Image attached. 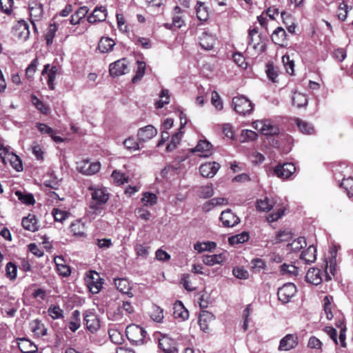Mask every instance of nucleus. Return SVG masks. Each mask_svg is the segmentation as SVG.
Listing matches in <instances>:
<instances>
[{
  "label": "nucleus",
  "mask_w": 353,
  "mask_h": 353,
  "mask_svg": "<svg viewBox=\"0 0 353 353\" xmlns=\"http://www.w3.org/2000/svg\"><path fill=\"white\" fill-rule=\"evenodd\" d=\"M21 224L24 229L27 230L34 232L38 229L37 219L32 215H28L23 218Z\"/></svg>",
  "instance_id": "58836bf2"
},
{
  "label": "nucleus",
  "mask_w": 353,
  "mask_h": 353,
  "mask_svg": "<svg viewBox=\"0 0 353 353\" xmlns=\"http://www.w3.org/2000/svg\"><path fill=\"white\" fill-rule=\"evenodd\" d=\"M70 232L74 236H85V226L80 221H76L70 225Z\"/></svg>",
  "instance_id": "a19ab883"
},
{
  "label": "nucleus",
  "mask_w": 353,
  "mask_h": 353,
  "mask_svg": "<svg viewBox=\"0 0 353 353\" xmlns=\"http://www.w3.org/2000/svg\"><path fill=\"white\" fill-rule=\"evenodd\" d=\"M281 272L282 274L295 276L298 274V268L292 264L283 263L281 266Z\"/></svg>",
  "instance_id": "4d7b16f0"
},
{
  "label": "nucleus",
  "mask_w": 353,
  "mask_h": 353,
  "mask_svg": "<svg viewBox=\"0 0 353 353\" xmlns=\"http://www.w3.org/2000/svg\"><path fill=\"white\" fill-rule=\"evenodd\" d=\"M125 334L130 343L134 345L144 344L147 337L145 329L135 324L129 325L126 327Z\"/></svg>",
  "instance_id": "f03ea898"
},
{
  "label": "nucleus",
  "mask_w": 353,
  "mask_h": 353,
  "mask_svg": "<svg viewBox=\"0 0 353 353\" xmlns=\"http://www.w3.org/2000/svg\"><path fill=\"white\" fill-rule=\"evenodd\" d=\"M30 329L34 335L38 337L43 336L47 334V328L41 321L35 319L30 323Z\"/></svg>",
  "instance_id": "2f4dec72"
},
{
  "label": "nucleus",
  "mask_w": 353,
  "mask_h": 353,
  "mask_svg": "<svg viewBox=\"0 0 353 353\" xmlns=\"http://www.w3.org/2000/svg\"><path fill=\"white\" fill-rule=\"evenodd\" d=\"M220 220L225 227H234L240 222V219L236 216L231 210L223 211L220 216Z\"/></svg>",
  "instance_id": "f3484780"
},
{
  "label": "nucleus",
  "mask_w": 353,
  "mask_h": 353,
  "mask_svg": "<svg viewBox=\"0 0 353 353\" xmlns=\"http://www.w3.org/2000/svg\"><path fill=\"white\" fill-rule=\"evenodd\" d=\"M198 196L202 199H208L214 194L212 185L201 186L198 190Z\"/></svg>",
  "instance_id": "3c124183"
},
{
  "label": "nucleus",
  "mask_w": 353,
  "mask_h": 353,
  "mask_svg": "<svg viewBox=\"0 0 353 353\" xmlns=\"http://www.w3.org/2000/svg\"><path fill=\"white\" fill-rule=\"evenodd\" d=\"M129 72V61L126 59H119L110 64L109 72L113 77L123 75Z\"/></svg>",
  "instance_id": "423d86ee"
},
{
  "label": "nucleus",
  "mask_w": 353,
  "mask_h": 353,
  "mask_svg": "<svg viewBox=\"0 0 353 353\" xmlns=\"http://www.w3.org/2000/svg\"><path fill=\"white\" fill-rule=\"evenodd\" d=\"M103 204L92 201L86 210V214L90 219H94L97 216L101 214L103 208Z\"/></svg>",
  "instance_id": "c756f323"
},
{
  "label": "nucleus",
  "mask_w": 353,
  "mask_h": 353,
  "mask_svg": "<svg viewBox=\"0 0 353 353\" xmlns=\"http://www.w3.org/2000/svg\"><path fill=\"white\" fill-rule=\"evenodd\" d=\"M305 279L308 283L317 285L323 281L321 271L318 268H311L307 271Z\"/></svg>",
  "instance_id": "cd10ccee"
},
{
  "label": "nucleus",
  "mask_w": 353,
  "mask_h": 353,
  "mask_svg": "<svg viewBox=\"0 0 353 353\" xmlns=\"http://www.w3.org/2000/svg\"><path fill=\"white\" fill-rule=\"evenodd\" d=\"M292 103L297 108H302L307 105V97L301 92H295L292 96Z\"/></svg>",
  "instance_id": "a18cd8bd"
},
{
  "label": "nucleus",
  "mask_w": 353,
  "mask_h": 353,
  "mask_svg": "<svg viewBox=\"0 0 353 353\" xmlns=\"http://www.w3.org/2000/svg\"><path fill=\"white\" fill-rule=\"evenodd\" d=\"M83 321L86 328L91 332H96L100 327V321L97 314L92 310H86L83 313Z\"/></svg>",
  "instance_id": "9d476101"
},
{
  "label": "nucleus",
  "mask_w": 353,
  "mask_h": 353,
  "mask_svg": "<svg viewBox=\"0 0 353 353\" xmlns=\"http://www.w3.org/2000/svg\"><path fill=\"white\" fill-rule=\"evenodd\" d=\"M234 110L241 115L250 114L254 108L252 103L245 97H235L232 99Z\"/></svg>",
  "instance_id": "20e7f679"
},
{
  "label": "nucleus",
  "mask_w": 353,
  "mask_h": 353,
  "mask_svg": "<svg viewBox=\"0 0 353 353\" xmlns=\"http://www.w3.org/2000/svg\"><path fill=\"white\" fill-rule=\"evenodd\" d=\"M115 45V42L109 37H102L98 44V48L102 53L111 51Z\"/></svg>",
  "instance_id": "4c0bfd02"
},
{
  "label": "nucleus",
  "mask_w": 353,
  "mask_h": 353,
  "mask_svg": "<svg viewBox=\"0 0 353 353\" xmlns=\"http://www.w3.org/2000/svg\"><path fill=\"white\" fill-rule=\"evenodd\" d=\"M161 99L156 102L155 106L157 108H162L165 104L169 103V92L168 90L163 89L160 94Z\"/></svg>",
  "instance_id": "680f3d73"
},
{
  "label": "nucleus",
  "mask_w": 353,
  "mask_h": 353,
  "mask_svg": "<svg viewBox=\"0 0 353 353\" xmlns=\"http://www.w3.org/2000/svg\"><path fill=\"white\" fill-rule=\"evenodd\" d=\"M271 39L275 44L283 46V43L286 39V32L285 30L281 27H278L272 32Z\"/></svg>",
  "instance_id": "e433bc0d"
},
{
  "label": "nucleus",
  "mask_w": 353,
  "mask_h": 353,
  "mask_svg": "<svg viewBox=\"0 0 353 353\" xmlns=\"http://www.w3.org/2000/svg\"><path fill=\"white\" fill-rule=\"evenodd\" d=\"M266 74L270 80L272 82H276L278 77V70L272 64L268 63L266 65Z\"/></svg>",
  "instance_id": "338daca9"
},
{
  "label": "nucleus",
  "mask_w": 353,
  "mask_h": 353,
  "mask_svg": "<svg viewBox=\"0 0 353 353\" xmlns=\"http://www.w3.org/2000/svg\"><path fill=\"white\" fill-rule=\"evenodd\" d=\"M215 37L206 32H203L199 37L200 46L206 50H212L215 44Z\"/></svg>",
  "instance_id": "bb28decb"
},
{
  "label": "nucleus",
  "mask_w": 353,
  "mask_h": 353,
  "mask_svg": "<svg viewBox=\"0 0 353 353\" xmlns=\"http://www.w3.org/2000/svg\"><path fill=\"white\" fill-rule=\"evenodd\" d=\"M159 346L164 353H177L176 342L166 335L159 339Z\"/></svg>",
  "instance_id": "6ab92c4d"
},
{
  "label": "nucleus",
  "mask_w": 353,
  "mask_h": 353,
  "mask_svg": "<svg viewBox=\"0 0 353 353\" xmlns=\"http://www.w3.org/2000/svg\"><path fill=\"white\" fill-rule=\"evenodd\" d=\"M157 134V130L152 125H148L141 128L137 132V138L139 143H145L154 137Z\"/></svg>",
  "instance_id": "2eb2a0df"
},
{
  "label": "nucleus",
  "mask_w": 353,
  "mask_h": 353,
  "mask_svg": "<svg viewBox=\"0 0 353 353\" xmlns=\"http://www.w3.org/2000/svg\"><path fill=\"white\" fill-rule=\"evenodd\" d=\"M28 9L30 12V21L34 29L36 30L35 21H40L43 17V5L36 0H31L28 2Z\"/></svg>",
  "instance_id": "6e6552de"
},
{
  "label": "nucleus",
  "mask_w": 353,
  "mask_h": 353,
  "mask_svg": "<svg viewBox=\"0 0 353 353\" xmlns=\"http://www.w3.org/2000/svg\"><path fill=\"white\" fill-rule=\"evenodd\" d=\"M182 10L179 6H175L172 11V23H166L164 26L168 29H172V27L179 28L184 25V20L181 14Z\"/></svg>",
  "instance_id": "412c9836"
},
{
  "label": "nucleus",
  "mask_w": 353,
  "mask_h": 353,
  "mask_svg": "<svg viewBox=\"0 0 353 353\" xmlns=\"http://www.w3.org/2000/svg\"><path fill=\"white\" fill-rule=\"evenodd\" d=\"M137 69L136 70V74L132 79L133 83H137L139 82L144 76L146 64L144 61H137Z\"/></svg>",
  "instance_id": "37998d69"
},
{
  "label": "nucleus",
  "mask_w": 353,
  "mask_h": 353,
  "mask_svg": "<svg viewBox=\"0 0 353 353\" xmlns=\"http://www.w3.org/2000/svg\"><path fill=\"white\" fill-rule=\"evenodd\" d=\"M306 245L307 243L305 238L299 237L294 239L292 243H288L287 246L290 251L296 252Z\"/></svg>",
  "instance_id": "79ce46f5"
},
{
  "label": "nucleus",
  "mask_w": 353,
  "mask_h": 353,
  "mask_svg": "<svg viewBox=\"0 0 353 353\" xmlns=\"http://www.w3.org/2000/svg\"><path fill=\"white\" fill-rule=\"evenodd\" d=\"M19 309V304L15 301H6L2 303L1 313L3 317L13 318Z\"/></svg>",
  "instance_id": "a211bd4d"
},
{
  "label": "nucleus",
  "mask_w": 353,
  "mask_h": 353,
  "mask_svg": "<svg viewBox=\"0 0 353 353\" xmlns=\"http://www.w3.org/2000/svg\"><path fill=\"white\" fill-rule=\"evenodd\" d=\"M339 171L343 176L340 186L345 190L349 197L353 196V176H351L352 168L343 163L339 165Z\"/></svg>",
  "instance_id": "7ed1b4c3"
},
{
  "label": "nucleus",
  "mask_w": 353,
  "mask_h": 353,
  "mask_svg": "<svg viewBox=\"0 0 353 353\" xmlns=\"http://www.w3.org/2000/svg\"><path fill=\"white\" fill-rule=\"evenodd\" d=\"M32 103L35 108L44 114H48L50 112V108L35 95L31 96Z\"/></svg>",
  "instance_id": "de8ad7c7"
},
{
  "label": "nucleus",
  "mask_w": 353,
  "mask_h": 353,
  "mask_svg": "<svg viewBox=\"0 0 353 353\" xmlns=\"http://www.w3.org/2000/svg\"><path fill=\"white\" fill-rule=\"evenodd\" d=\"M17 345L22 353H35L38 350L37 346L26 338L17 339Z\"/></svg>",
  "instance_id": "393cba45"
},
{
  "label": "nucleus",
  "mask_w": 353,
  "mask_h": 353,
  "mask_svg": "<svg viewBox=\"0 0 353 353\" xmlns=\"http://www.w3.org/2000/svg\"><path fill=\"white\" fill-rule=\"evenodd\" d=\"M296 124L300 131L304 134H311L314 131L313 127L304 121L296 119Z\"/></svg>",
  "instance_id": "bf43d9fd"
},
{
  "label": "nucleus",
  "mask_w": 353,
  "mask_h": 353,
  "mask_svg": "<svg viewBox=\"0 0 353 353\" xmlns=\"http://www.w3.org/2000/svg\"><path fill=\"white\" fill-rule=\"evenodd\" d=\"M48 313L53 319H59L63 317V311L59 305H52L48 309Z\"/></svg>",
  "instance_id": "13d9d810"
},
{
  "label": "nucleus",
  "mask_w": 353,
  "mask_h": 353,
  "mask_svg": "<svg viewBox=\"0 0 353 353\" xmlns=\"http://www.w3.org/2000/svg\"><path fill=\"white\" fill-rule=\"evenodd\" d=\"M87 285L92 294H97L103 285L102 279L97 272H90L86 279Z\"/></svg>",
  "instance_id": "4468645a"
},
{
  "label": "nucleus",
  "mask_w": 353,
  "mask_h": 353,
  "mask_svg": "<svg viewBox=\"0 0 353 353\" xmlns=\"http://www.w3.org/2000/svg\"><path fill=\"white\" fill-rule=\"evenodd\" d=\"M219 168V163L214 161L202 164L199 168V171L203 176L212 178L216 174Z\"/></svg>",
  "instance_id": "aec40b11"
},
{
  "label": "nucleus",
  "mask_w": 353,
  "mask_h": 353,
  "mask_svg": "<svg viewBox=\"0 0 353 353\" xmlns=\"http://www.w3.org/2000/svg\"><path fill=\"white\" fill-rule=\"evenodd\" d=\"M173 316L175 319L185 321L189 317L188 310L181 301H176L173 305Z\"/></svg>",
  "instance_id": "a878e982"
},
{
  "label": "nucleus",
  "mask_w": 353,
  "mask_h": 353,
  "mask_svg": "<svg viewBox=\"0 0 353 353\" xmlns=\"http://www.w3.org/2000/svg\"><path fill=\"white\" fill-rule=\"evenodd\" d=\"M88 190L91 191L92 201L104 205L108 201L109 194L105 188L90 185Z\"/></svg>",
  "instance_id": "9b49d317"
},
{
  "label": "nucleus",
  "mask_w": 353,
  "mask_h": 353,
  "mask_svg": "<svg viewBox=\"0 0 353 353\" xmlns=\"http://www.w3.org/2000/svg\"><path fill=\"white\" fill-rule=\"evenodd\" d=\"M216 246V243L213 241H206V242H196L194 245V248L198 251L199 253L203 252L204 251H210L214 249Z\"/></svg>",
  "instance_id": "c03bdc74"
},
{
  "label": "nucleus",
  "mask_w": 353,
  "mask_h": 353,
  "mask_svg": "<svg viewBox=\"0 0 353 353\" xmlns=\"http://www.w3.org/2000/svg\"><path fill=\"white\" fill-rule=\"evenodd\" d=\"M298 343L296 335L288 334L281 339L279 350L281 351L290 350L295 348Z\"/></svg>",
  "instance_id": "dca6fc26"
},
{
  "label": "nucleus",
  "mask_w": 353,
  "mask_h": 353,
  "mask_svg": "<svg viewBox=\"0 0 353 353\" xmlns=\"http://www.w3.org/2000/svg\"><path fill=\"white\" fill-rule=\"evenodd\" d=\"M212 144L206 140L199 141L194 151L200 152V157H208L211 154Z\"/></svg>",
  "instance_id": "7c9ffc66"
},
{
  "label": "nucleus",
  "mask_w": 353,
  "mask_h": 353,
  "mask_svg": "<svg viewBox=\"0 0 353 353\" xmlns=\"http://www.w3.org/2000/svg\"><path fill=\"white\" fill-rule=\"evenodd\" d=\"M182 134L183 132L180 131L172 135L170 142L166 147V150L168 152H171L176 148V145L179 143L181 139Z\"/></svg>",
  "instance_id": "5fc2aeb1"
},
{
  "label": "nucleus",
  "mask_w": 353,
  "mask_h": 353,
  "mask_svg": "<svg viewBox=\"0 0 353 353\" xmlns=\"http://www.w3.org/2000/svg\"><path fill=\"white\" fill-rule=\"evenodd\" d=\"M214 319V315L208 311H202L199 315V324L203 332L209 330V323Z\"/></svg>",
  "instance_id": "c85d7f7f"
},
{
  "label": "nucleus",
  "mask_w": 353,
  "mask_h": 353,
  "mask_svg": "<svg viewBox=\"0 0 353 353\" xmlns=\"http://www.w3.org/2000/svg\"><path fill=\"white\" fill-rule=\"evenodd\" d=\"M300 259L306 263L314 262L316 259V248L313 245H310L305 250L302 252Z\"/></svg>",
  "instance_id": "72a5a7b5"
},
{
  "label": "nucleus",
  "mask_w": 353,
  "mask_h": 353,
  "mask_svg": "<svg viewBox=\"0 0 353 353\" xmlns=\"http://www.w3.org/2000/svg\"><path fill=\"white\" fill-rule=\"evenodd\" d=\"M150 317L154 321L161 323L164 318L163 310L157 305H153L152 306Z\"/></svg>",
  "instance_id": "49530a36"
},
{
  "label": "nucleus",
  "mask_w": 353,
  "mask_h": 353,
  "mask_svg": "<svg viewBox=\"0 0 353 353\" xmlns=\"http://www.w3.org/2000/svg\"><path fill=\"white\" fill-rule=\"evenodd\" d=\"M123 316V310L120 306H118L115 310L110 311L108 313V319L113 321H118L121 320Z\"/></svg>",
  "instance_id": "69168bd1"
},
{
  "label": "nucleus",
  "mask_w": 353,
  "mask_h": 353,
  "mask_svg": "<svg viewBox=\"0 0 353 353\" xmlns=\"http://www.w3.org/2000/svg\"><path fill=\"white\" fill-rule=\"evenodd\" d=\"M252 268L254 272H259L266 268L265 261L261 259L256 258L251 261Z\"/></svg>",
  "instance_id": "e2e57ef3"
},
{
  "label": "nucleus",
  "mask_w": 353,
  "mask_h": 353,
  "mask_svg": "<svg viewBox=\"0 0 353 353\" xmlns=\"http://www.w3.org/2000/svg\"><path fill=\"white\" fill-rule=\"evenodd\" d=\"M4 158L6 160L4 164L10 163V165L17 172L23 170L22 161L17 155L12 152L11 154H8L7 157Z\"/></svg>",
  "instance_id": "f704fd0d"
},
{
  "label": "nucleus",
  "mask_w": 353,
  "mask_h": 353,
  "mask_svg": "<svg viewBox=\"0 0 353 353\" xmlns=\"http://www.w3.org/2000/svg\"><path fill=\"white\" fill-rule=\"evenodd\" d=\"M348 6L345 1L341 2L338 6L337 17L342 21H345L348 12Z\"/></svg>",
  "instance_id": "052dcab7"
},
{
  "label": "nucleus",
  "mask_w": 353,
  "mask_h": 353,
  "mask_svg": "<svg viewBox=\"0 0 353 353\" xmlns=\"http://www.w3.org/2000/svg\"><path fill=\"white\" fill-rule=\"evenodd\" d=\"M77 170L84 175H92L98 172L101 168L99 162H90L88 160H82L77 163Z\"/></svg>",
  "instance_id": "0eeeda50"
},
{
  "label": "nucleus",
  "mask_w": 353,
  "mask_h": 353,
  "mask_svg": "<svg viewBox=\"0 0 353 353\" xmlns=\"http://www.w3.org/2000/svg\"><path fill=\"white\" fill-rule=\"evenodd\" d=\"M149 246L141 243L137 244L134 247L137 256L142 259H146L148 257L149 254Z\"/></svg>",
  "instance_id": "864d4df0"
},
{
  "label": "nucleus",
  "mask_w": 353,
  "mask_h": 353,
  "mask_svg": "<svg viewBox=\"0 0 353 353\" xmlns=\"http://www.w3.org/2000/svg\"><path fill=\"white\" fill-rule=\"evenodd\" d=\"M107 14V10L104 6L96 7L92 13L88 17V21L90 23L103 21Z\"/></svg>",
  "instance_id": "b1692460"
},
{
  "label": "nucleus",
  "mask_w": 353,
  "mask_h": 353,
  "mask_svg": "<svg viewBox=\"0 0 353 353\" xmlns=\"http://www.w3.org/2000/svg\"><path fill=\"white\" fill-rule=\"evenodd\" d=\"M141 201L145 206H152L157 201V196L155 194L151 192H145L143 194Z\"/></svg>",
  "instance_id": "603ef678"
},
{
  "label": "nucleus",
  "mask_w": 353,
  "mask_h": 353,
  "mask_svg": "<svg viewBox=\"0 0 353 353\" xmlns=\"http://www.w3.org/2000/svg\"><path fill=\"white\" fill-rule=\"evenodd\" d=\"M233 275L239 279H247L249 277L248 272L243 267H235L232 270Z\"/></svg>",
  "instance_id": "774afa93"
},
{
  "label": "nucleus",
  "mask_w": 353,
  "mask_h": 353,
  "mask_svg": "<svg viewBox=\"0 0 353 353\" xmlns=\"http://www.w3.org/2000/svg\"><path fill=\"white\" fill-rule=\"evenodd\" d=\"M38 64L39 61L37 58L34 59L29 64V65L26 70V75L28 79H32L33 78V76L36 72Z\"/></svg>",
  "instance_id": "0e129e2a"
},
{
  "label": "nucleus",
  "mask_w": 353,
  "mask_h": 353,
  "mask_svg": "<svg viewBox=\"0 0 353 353\" xmlns=\"http://www.w3.org/2000/svg\"><path fill=\"white\" fill-rule=\"evenodd\" d=\"M14 35L21 41H26L29 38L30 30L28 23L24 21H19L14 27Z\"/></svg>",
  "instance_id": "5701e85b"
},
{
  "label": "nucleus",
  "mask_w": 353,
  "mask_h": 353,
  "mask_svg": "<svg viewBox=\"0 0 353 353\" xmlns=\"http://www.w3.org/2000/svg\"><path fill=\"white\" fill-rule=\"evenodd\" d=\"M224 260L223 256L220 254H213V255H204L203 256V262L209 266H213L216 264L221 263Z\"/></svg>",
  "instance_id": "ea45409f"
},
{
  "label": "nucleus",
  "mask_w": 353,
  "mask_h": 353,
  "mask_svg": "<svg viewBox=\"0 0 353 353\" xmlns=\"http://www.w3.org/2000/svg\"><path fill=\"white\" fill-rule=\"evenodd\" d=\"M89 9L86 6L80 7L70 18V23L72 25H77L80 23L81 21L85 17L88 13Z\"/></svg>",
  "instance_id": "c9c22d12"
},
{
  "label": "nucleus",
  "mask_w": 353,
  "mask_h": 353,
  "mask_svg": "<svg viewBox=\"0 0 353 353\" xmlns=\"http://www.w3.org/2000/svg\"><path fill=\"white\" fill-rule=\"evenodd\" d=\"M253 128L266 136H274L279 133L278 126L269 120H257L252 123Z\"/></svg>",
  "instance_id": "39448f33"
},
{
  "label": "nucleus",
  "mask_w": 353,
  "mask_h": 353,
  "mask_svg": "<svg viewBox=\"0 0 353 353\" xmlns=\"http://www.w3.org/2000/svg\"><path fill=\"white\" fill-rule=\"evenodd\" d=\"M336 248L334 246L330 248V258L329 261H326L325 267V278L326 281L332 279V276L334 275L336 271Z\"/></svg>",
  "instance_id": "f8f14e48"
},
{
  "label": "nucleus",
  "mask_w": 353,
  "mask_h": 353,
  "mask_svg": "<svg viewBox=\"0 0 353 353\" xmlns=\"http://www.w3.org/2000/svg\"><path fill=\"white\" fill-rule=\"evenodd\" d=\"M261 37L259 34L258 30L256 28H253L249 30L248 33V45L252 46L254 49L259 48L261 52L265 50V47L261 44Z\"/></svg>",
  "instance_id": "4be33fe9"
},
{
  "label": "nucleus",
  "mask_w": 353,
  "mask_h": 353,
  "mask_svg": "<svg viewBox=\"0 0 353 353\" xmlns=\"http://www.w3.org/2000/svg\"><path fill=\"white\" fill-rule=\"evenodd\" d=\"M249 239V233L243 232L241 234L232 236L229 238V243L231 245H236L246 242Z\"/></svg>",
  "instance_id": "8fccbe9b"
},
{
  "label": "nucleus",
  "mask_w": 353,
  "mask_h": 353,
  "mask_svg": "<svg viewBox=\"0 0 353 353\" xmlns=\"http://www.w3.org/2000/svg\"><path fill=\"white\" fill-rule=\"evenodd\" d=\"M114 182L117 185H123L128 182V177L120 171L114 170L111 175Z\"/></svg>",
  "instance_id": "6e6d98bb"
},
{
  "label": "nucleus",
  "mask_w": 353,
  "mask_h": 353,
  "mask_svg": "<svg viewBox=\"0 0 353 353\" xmlns=\"http://www.w3.org/2000/svg\"><path fill=\"white\" fill-rule=\"evenodd\" d=\"M274 207L276 208V212L268 215L267 219L269 222L276 221L280 219L283 215L286 208L283 205H281V203L276 200L274 201V199H269L268 197L258 200L256 203V208L259 211L268 212Z\"/></svg>",
  "instance_id": "f257e3e1"
},
{
  "label": "nucleus",
  "mask_w": 353,
  "mask_h": 353,
  "mask_svg": "<svg viewBox=\"0 0 353 353\" xmlns=\"http://www.w3.org/2000/svg\"><path fill=\"white\" fill-rule=\"evenodd\" d=\"M296 292V288L292 283H287L279 288L277 291L278 298L283 303L290 301Z\"/></svg>",
  "instance_id": "1a4fd4ad"
},
{
  "label": "nucleus",
  "mask_w": 353,
  "mask_h": 353,
  "mask_svg": "<svg viewBox=\"0 0 353 353\" xmlns=\"http://www.w3.org/2000/svg\"><path fill=\"white\" fill-rule=\"evenodd\" d=\"M296 171L295 165L292 163H285L276 165L274 169V174L281 179L290 178Z\"/></svg>",
  "instance_id": "ddd939ff"
},
{
  "label": "nucleus",
  "mask_w": 353,
  "mask_h": 353,
  "mask_svg": "<svg viewBox=\"0 0 353 353\" xmlns=\"http://www.w3.org/2000/svg\"><path fill=\"white\" fill-rule=\"evenodd\" d=\"M196 17L200 21H206L208 18V12L207 8L203 3L197 2L196 6Z\"/></svg>",
  "instance_id": "09e8293b"
},
{
  "label": "nucleus",
  "mask_w": 353,
  "mask_h": 353,
  "mask_svg": "<svg viewBox=\"0 0 353 353\" xmlns=\"http://www.w3.org/2000/svg\"><path fill=\"white\" fill-rule=\"evenodd\" d=\"M114 284L117 290L123 294H127L129 297H132L133 294L131 291L130 283L125 279H114Z\"/></svg>",
  "instance_id": "473e14b6"
}]
</instances>
